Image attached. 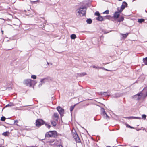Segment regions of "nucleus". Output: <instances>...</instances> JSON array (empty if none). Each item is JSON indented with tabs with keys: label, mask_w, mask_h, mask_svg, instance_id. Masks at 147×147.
<instances>
[{
	"label": "nucleus",
	"mask_w": 147,
	"mask_h": 147,
	"mask_svg": "<svg viewBox=\"0 0 147 147\" xmlns=\"http://www.w3.org/2000/svg\"><path fill=\"white\" fill-rule=\"evenodd\" d=\"M86 10L85 7L80 8L76 10V14L78 17L83 16L85 15Z\"/></svg>",
	"instance_id": "f257e3e1"
},
{
	"label": "nucleus",
	"mask_w": 147,
	"mask_h": 147,
	"mask_svg": "<svg viewBox=\"0 0 147 147\" xmlns=\"http://www.w3.org/2000/svg\"><path fill=\"white\" fill-rule=\"evenodd\" d=\"M34 83L35 84L36 83H34V81L31 80L30 79H27L24 80L23 83L27 86H29L30 87L32 86V84Z\"/></svg>",
	"instance_id": "f03ea898"
},
{
	"label": "nucleus",
	"mask_w": 147,
	"mask_h": 147,
	"mask_svg": "<svg viewBox=\"0 0 147 147\" xmlns=\"http://www.w3.org/2000/svg\"><path fill=\"white\" fill-rule=\"evenodd\" d=\"M57 133L55 131H50L47 132L45 134V136L49 137H55L56 136Z\"/></svg>",
	"instance_id": "7ed1b4c3"
},
{
	"label": "nucleus",
	"mask_w": 147,
	"mask_h": 147,
	"mask_svg": "<svg viewBox=\"0 0 147 147\" xmlns=\"http://www.w3.org/2000/svg\"><path fill=\"white\" fill-rule=\"evenodd\" d=\"M127 3L125 1L123 2L122 4L121 7V8L120 9L119 7L117 8V9L120 12H121L122 11L125 9V7L127 6Z\"/></svg>",
	"instance_id": "20e7f679"
},
{
	"label": "nucleus",
	"mask_w": 147,
	"mask_h": 147,
	"mask_svg": "<svg viewBox=\"0 0 147 147\" xmlns=\"http://www.w3.org/2000/svg\"><path fill=\"white\" fill-rule=\"evenodd\" d=\"M142 96V93L141 92H140L139 93H138L136 95L134 96H133V97L135 100H138L140 99L141 98Z\"/></svg>",
	"instance_id": "39448f33"
},
{
	"label": "nucleus",
	"mask_w": 147,
	"mask_h": 147,
	"mask_svg": "<svg viewBox=\"0 0 147 147\" xmlns=\"http://www.w3.org/2000/svg\"><path fill=\"white\" fill-rule=\"evenodd\" d=\"M36 125L39 127L43 125L44 123V121L41 119H38L36 120Z\"/></svg>",
	"instance_id": "423d86ee"
},
{
	"label": "nucleus",
	"mask_w": 147,
	"mask_h": 147,
	"mask_svg": "<svg viewBox=\"0 0 147 147\" xmlns=\"http://www.w3.org/2000/svg\"><path fill=\"white\" fill-rule=\"evenodd\" d=\"M57 109L61 116L63 115L64 111V109L59 106L57 107Z\"/></svg>",
	"instance_id": "0eeeda50"
},
{
	"label": "nucleus",
	"mask_w": 147,
	"mask_h": 147,
	"mask_svg": "<svg viewBox=\"0 0 147 147\" xmlns=\"http://www.w3.org/2000/svg\"><path fill=\"white\" fill-rule=\"evenodd\" d=\"M73 136L77 142H80V140L76 133H74L73 134Z\"/></svg>",
	"instance_id": "6e6552de"
},
{
	"label": "nucleus",
	"mask_w": 147,
	"mask_h": 147,
	"mask_svg": "<svg viewBox=\"0 0 147 147\" xmlns=\"http://www.w3.org/2000/svg\"><path fill=\"white\" fill-rule=\"evenodd\" d=\"M119 12H115L114 14V17L115 18H117L120 15Z\"/></svg>",
	"instance_id": "1a4fd4ad"
},
{
	"label": "nucleus",
	"mask_w": 147,
	"mask_h": 147,
	"mask_svg": "<svg viewBox=\"0 0 147 147\" xmlns=\"http://www.w3.org/2000/svg\"><path fill=\"white\" fill-rule=\"evenodd\" d=\"M99 94L103 96H107L108 95V94L107 92H102L99 93Z\"/></svg>",
	"instance_id": "9d476101"
},
{
	"label": "nucleus",
	"mask_w": 147,
	"mask_h": 147,
	"mask_svg": "<svg viewBox=\"0 0 147 147\" xmlns=\"http://www.w3.org/2000/svg\"><path fill=\"white\" fill-rule=\"evenodd\" d=\"M103 17H102L100 15L96 18V19L98 21H102L103 20Z\"/></svg>",
	"instance_id": "9b49d317"
},
{
	"label": "nucleus",
	"mask_w": 147,
	"mask_h": 147,
	"mask_svg": "<svg viewBox=\"0 0 147 147\" xmlns=\"http://www.w3.org/2000/svg\"><path fill=\"white\" fill-rule=\"evenodd\" d=\"M54 117L56 118L55 120L56 121H57L59 117L58 114L57 113H54Z\"/></svg>",
	"instance_id": "f8f14e48"
},
{
	"label": "nucleus",
	"mask_w": 147,
	"mask_h": 147,
	"mask_svg": "<svg viewBox=\"0 0 147 147\" xmlns=\"http://www.w3.org/2000/svg\"><path fill=\"white\" fill-rule=\"evenodd\" d=\"M127 118L129 119H141V117H127Z\"/></svg>",
	"instance_id": "ddd939ff"
},
{
	"label": "nucleus",
	"mask_w": 147,
	"mask_h": 147,
	"mask_svg": "<svg viewBox=\"0 0 147 147\" xmlns=\"http://www.w3.org/2000/svg\"><path fill=\"white\" fill-rule=\"evenodd\" d=\"M144 19H139L138 20V22L140 23H142L144 21Z\"/></svg>",
	"instance_id": "4468645a"
},
{
	"label": "nucleus",
	"mask_w": 147,
	"mask_h": 147,
	"mask_svg": "<svg viewBox=\"0 0 147 147\" xmlns=\"http://www.w3.org/2000/svg\"><path fill=\"white\" fill-rule=\"evenodd\" d=\"M86 22L87 23L90 24L92 23V21L91 19H88L86 20Z\"/></svg>",
	"instance_id": "2eb2a0df"
},
{
	"label": "nucleus",
	"mask_w": 147,
	"mask_h": 147,
	"mask_svg": "<svg viewBox=\"0 0 147 147\" xmlns=\"http://www.w3.org/2000/svg\"><path fill=\"white\" fill-rule=\"evenodd\" d=\"M143 61L145 64L147 65V57L143 58Z\"/></svg>",
	"instance_id": "dca6fc26"
},
{
	"label": "nucleus",
	"mask_w": 147,
	"mask_h": 147,
	"mask_svg": "<svg viewBox=\"0 0 147 147\" xmlns=\"http://www.w3.org/2000/svg\"><path fill=\"white\" fill-rule=\"evenodd\" d=\"M76 38V36L75 34H72L71 35V38L72 39H74Z\"/></svg>",
	"instance_id": "f3484780"
},
{
	"label": "nucleus",
	"mask_w": 147,
	"mask_h": 147,
	"mask_svg": "<svg viewBox=\"0 0 147 147\" xmlns=\"http://www.w3.org/2000/svg\"><path fill=\"white\" fill-rule=\"evenodd\" d=\"M51 124L54 126H55L56 125V123L54 121H51Z\"/></svg>",
	"instance_id": "a211bd4d"
},
{
	"label": "nucleus",
	"mask_w": 147,
	"mask_h": 147,
	"mask_svg": "<svg viewBox=\"0 0 147 147\" xmlns=\"http://www.w3.org/2000/svg\"><path fill=\"white\" fill-rule=\"evenodd\" d=\"M102 114L103 115H106L107 117H108L107 115L105 113V111L104 109L103 108H102Z\"/></svg>",
	"instance_id": "6ab92c4d"
},
{
	"label": "nucleus",
	"mask_w": 147,
	"mask_h": 147,
	"mask_svg": "<svg viewBox=\"0 0 147 147\" xmlns=\"http://www.w3.org/2000/svg\"><path fill=\"white\" fill-rule=\"evenodd\" d=\"M14 106V105L12 103H9L7 105L5 106V107H11Z\"/></svg>",
	"instance_id": "aec40b11"
},
{
	"label": "nucleus",
	"mask_w": 147,
	"mask_h": 147,
	"mask_svg": "<svg viewBox=\"0 0 147 147\" xmlns=\"http://www.w3.org/2000/svg\"><path fill=\"white\" fill-rule=\"evenodd\" d=\"M43 83H44V79H42L41 80L40 83L39 84V87L41 86H42V84Z\"/></svg>",
	"instance_id": "412c9836"
},
{
	"label": "nucleus",
	"mask_w": 147,
	"mask_h": 147,
	"mask_svg": "<svg viewBox=\"0 0 147 147\" xmlns=\"http://www.w3.org/2000/svg\"><path fill=\"white\" fill-rule=\"evenodd\" d=\"M146 116L145 114H143L142 115V118L144 119L145 120L146 119Z\"/></svg>",
	"instance_id": "4be33fe9"
},
{
	"label": "nucleus",
	"mask_w": 147,
	"mask_h": 147,
	"mask_svg": "<svg viewBox=\"0 0 147 147\" xmlns=\"http://www.w3.org/2000/svg\"><path fill=\"white\" fill-rule=\"evenodd\" d=\"M121 34L122 35L123 37L125 38H126L127 35L128 34Z\"/></svg>",
	"instance_id": "5701e85b"
},
{
	"label": "nucleus",
	"mask_w": 147,
	"mask_h": 147,
	"mask_svg": "<svg viewBox=\"0 0 147 147\" xmlns=\"http://www.w3.org/2000/svg\"><path fill=\"white\" fill-rule=\"evenodd\" d=\"M87 75V74L86 73L84 72V73H82L80 74V76H85V75Z\"/></svg>",
	"instance_id": "b1692460"
},
{
	"label": "nucleus",
	"mask_w": 147,
	"mask_h": 147,
	"mask_svg": "<svg viewBox=\"0 0 147 147\" xmlns=\"http://www.w3.org/2000/svg\"><path fill=\"white\" fill-rule=\"evenodd\" d=\"M124 20V18L121 17L118 20L119 22H120Z\"/></svg>",
	"instance_id": "393cba45"
},
{
	"label": "nucleus",
	"mask_w": 147,
	"mask_h": 147,
	"mask_svg": "<svg viewBox=\"0 0 147 147\" xmlns=\"http://www.w3.org/2000/svg\"><path fill=\"white\" fill-rule=\"evenodd\" d=\"M75 106V105H74L73 106H72L71 107L70 109V111L71 112L73 110V109H74Z\"/></svg>",
	"instance_id": "a878e982"
},
{
	"label": "nucleus",
	"mask_w": 147,
	"mask_h": 147,
	"mask_svg": "<svg viewBox=\"0 0 147 147\" xmlns=\"http://www.w3.org/2000/svg\"><path fill=\"white\" fill-rule=\"evenodd\" d=\"M5 119L6 118L5 117L3 116L1 118V120L2 121H4Z\"/></svg>",
	"instance_id": "bb28decb"
},
{
	"label": "nucleus",
	"mask_w": 147,
	"mask_h": 147,
	"mask_svg": "<svg viewBox=\"0 0 147 147\" xmlns=\"http://www.w3.org/2000/svg\"><path fill=\"white\" fill-rule=\"evenodd\" d=\"M92 67H93V68H96V69H100L103 68H102V67H96V66H94V65L93 66H92Z\"/></svg>",
	"instance_id": "cd10ccee"
},
{
	"label": "nucleus",
	"mask_w": 147,
	"mask_h": 147,
	"mask_svg": "<svg viewBox=\"0 0 147 147\" xmlns=\"http://www.w3.org/2000/svg\"><path fill=\"white\" fill-rule=\"evenodd\" d=\"M31 78L33 79H36V75H32L31 76Z\"/></svg>",
	"instance_id": "c85d7f7f"
},
{
	"label": "nucleus",
	"mask_w": 147,
	"mask_h": 147,
	"mask_svg": "<svg viewBox=\"0 0 147 147\" xmlns=\"http://www.w3.org/2000/svg\"><path fill=\"white\" fill-rule=\"evenodd\" d=\"M95 15L96 16H100V15L99 13L98 12V11H96V12L95 13Z\"/></svg>",
	"instance_id": "c756f323"
},
{
	"label": "nucleus",
	"mask_w": 147,
	"mask_h": 147,
	"mask_svg": "<svg viewBox=\"0 0 147 147\" xmlns=\"http://www.w3.org/2000/svg\"><path fill=\"white\" fill-rule=\"evenodd\" d=\"M109 13V11L108 10H107L105 11V12H103V14H108Z\"/></svg>",
	"instance_id": "7c9ffc66"
},
{
	"label": "nucleus",
	"mask_w": 147,
	"mask_h": 147,
	"mask_svg": "<svg viewBox=\"0 0 147 147\" xmlns=\"http://www.w3.org/2000/svg\"><path fill=\"white\" fill-rule=\"evenodd\" d=\"M104 18L107 19H109L110 18V16H107Z\"/></svg>",
	"instance_id": "2f4dec72"
},
{
	"label": "nucleus",
	"mask_w": 147,
	"mask_h": 147,
	"mask_svg": "<svg viewBox=\"0 0 147 147\" xmlns=\"http://www.w3.org/2000/svg\"><path fill=\"white\" fill-rule=\"evenodd\" d=\"M7 132H4L3 133V135L5 136H7Z\"/></svg>",
	"instance_id": "473e14b6"
},
{
	"label": "nucleus",
	"mask_w": 147,
	"mask_h": 147,
	"mask_svg": "<svg viewBox=\"0 0 147 147\" xmlns=\"http://www.w3.org/2000/svg\"><path fill=\"white\" fill-rule=\"evenodd\" d=\"M46 126L48 128H49L51 127L50 125H49L47 124H46Z\"/></svg>",
	"instance_id": "72a5a7b5"
},
{
	"label": "nucleus",
	"mask_w": 147,
	"mask_h": 147,
	"mask_svg": "<svg viewBox=\"0 0 147 147\" xmlns=\"http://www.w3.org/2000/svg\"><path fill=\"white\" fill-rule=\"evenodd\" d=\"M14 123H17L18 122V120H14Z\"/></svg>",
	"instance_id": "f704fd0d"
},
{
	"label": "nucleus",
	"mask_w": 147,
	"mask_h": 147,
	"mask_svg": "<svg viewBox=\"0 0 147 147\" xmlns=\"http://www.w3.org/2000/svg\"><path fill=\"white\" fill-rule=\"evenodd\" d=\"M57 147H63V146L61 145H58Z\"/></svg>",
	"instance_id": "c9c22d12"
},
{
	"label": "nucleus",
	"mask_w": 147,
	"mask_h": 147,
	"mask_svg": "<svg viewBox=\"0 0 147 147\" xmlns=\"http://www.w3.org/2000/svg\"><path fill=\"white\" fill-rule=\"evenodd\" d=\"M102 69H104V70H106L107 71H111L110 70H107V69H105V68H103Z\"/></svg>",
	"instance_id": "e433bc0d"
},
{
	"label": "nucleus",
	"mask_w": 147,
	"mask_h": 147,
	"mask_svg": "<svg viewBox=\"0 0 147 147\" xmlns=\"http://www.w3.org/2000/svg\"><path fill=\"white\" fill-rule=\"evenodd\" d=\"M38 1V0H37V1H31V2L32 3V2H34H34H36V1Z\"/></svg>",
	"instance_id": "4c0bfd02"
},
{
	"label": "nucleus",
	"mask_w": 147,
	"mask_h": 147,
	"mask_svg": "<svg viewBox=\"0 0 147 147\" xmlns=\"http://www.w3.org/2000/svg\"><path fill=\"white\" fill-rule=\"evenodd\" d=\"M120 96H115V97H119Z\"/></svg>",
	"instance_id": "58836bf2"
},
{
	"label": "nucleus",
	"mask_w": 147,
	"mask_h": 147,
	"mask_svg": "<svg viewBox=\"0 0 147 147\" xmlns=\"http://www.w3.org/2000/svg\"><path fill=\"white\" fill-rule=\"evenodd\" d=\"M1 32H2V34H3V30H2Z\"/></svg>",
	"instance_id": "ea45409f"
},
{
	"label": "nucleus",
	"mask_w": 147,
	"mask_h": 147,
	"mask_svg": "<svg viewBox=\"0 0 147 147\" xmlns=\"http://www.w3.org/2000/svg\"><path fill=\"white\" fill-rule=\"evenodd\" d=\"M107 147H111L109 146H107Z\"/></svg>",
	"instance_id": "a19ab883"
},
{
	"label": "nucleus",
	"mask_w": 147,
	"mask_h": 147,
	"mask_svg": "<svg viewBox=\"0 0 147 147\" xmlns=\"http://www.w3.org/2000/svg\"><path fill=\"white\" fill-rule=\"evenodd\" d=\"M47 64L48 65H49V63L48 62H47Z\"/></svg>",
	"instance_id": "79ce46f5"
},
{
	"label": "nucleus",
	"mask_w": 147,
	"mask_h": 147,
	"mask_svg": "<svg viewBox=\"0 0 147 147\" xmlns=\"http://www.w3.org/2000/svg\"><path fill=\"white\" fill-rule=\"evenodd\" d=\"M130 127L131 128H133L132 127Z\"/></svg>",
	"instance_id": "37998d69"
}]
</instances>
